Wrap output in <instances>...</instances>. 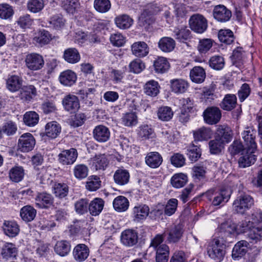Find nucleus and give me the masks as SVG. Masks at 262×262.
Listing matches in <instances>:
<instances>
[{
  "mask_svg": "<svg viewBox=\"0 0 262 262\" xmlns=\"http://www.w3.org/2000/svg\"><path fill=\"white\" fill-rule=\"evenodd\" d=\"M231 194V191L229 188H222L219 191H215L211 189L207 191L205 195L210 201L212 200V204L213 206L223 205L229 200Z\"/></svg>",
  "mask_w": 262,
  "mask_h": 262,
  "instance_id": "1",
  "label": "nucleus"
},
{
  "mask_svg": "<svg viewBox=\"0 0 262 262\" xmlns=\"http://www.w3.org/2000/svg\"><path fill=\"white\" fill-rule=\"evenodd\" d=\"M225 245L222 241L219 238H214L207 248V253L210 258L220 262L225 254Z\"/></svg>",
  "mask_w": 262,
  "mask_h": 262,
  "instance_id": "2",
  "label": "nucleus"
},
{
  "mask_svg": "<svg viewBox=\"0 0 262 262\" xmlns=\"http://www.w3.org/2000/svg\"><path fill=\"white\" fill-rule=\"evenodd\" d=\"M254 204L253 198L247 194H243L236 198L233 203V210L237 213L244 214Z\"/></svg>",
  "mask_w": 262,
  "mask_h": 262,
  "instance_id": "3",
  "label": "nucleus"
},
{
  "mask_svg": "<svg viewBox=\"0 0 262 262\" xmlns=\"http://www.w3.org/2000/svg\"><path fill=\"white\" fill-rule=\"evenodd\" d=\"M256 130L251 127H247L242 133L245 148L248 152H254L256 150Z\"/></svg>",
  "mask_w": 262,
  "mask_h": 262,
  "instance_id": "4",
  "label": "nucleus"
},
{
  "mask_svg": "<svg viewBox=\"0 0 262 262\" xmlns=\"http://www.w3.org/2000/svg\"><path fill=\"white\" fill-rule=\"evenodd\" d=\"M189 21L191 29L196 33H202L207 28V20L201 14H193L190 17Z\"/></svg>",
  "mask_w": 262,
  "mask_h": 262,
  "instance_id": "5",
  "label": "nucleus"
},
{
  "mask_svg": "<svg viewBox=\"0 0 262 262\" xmlns=\"http://www.w3.org/2000/svg\"><path fill=\"white\" fill-rule=\"evenodd\" d=\"M25 62L27 67L32 71L39 70L45 65V61L42 56L35 53L28 54L26 56Z\"/></svg>",
  "mask_w": 262,
  "mask_h": 262,
  "instance_id": "6",
  "label": "nucleus"
},
{
  "mask_svg": "<svg viewBox=\"0 0 262 262\" xmlns=\"http://www.w3.org/2000/svg\"><path fill=\"white\" fill-rule=\"evenodd\" d=\"M203 116L205 122L210 125L217 123L221 120L222 113L216 106L208 107L203 112Z\"/></svg>",
  "mask_w": 262,
  "mask_h": 262,
  "instance_id": "7",
  "label": "nucleus"
},
{
  "mask_svg": "<svg viewBox=\"0 0 262 262\" xmlns=\"http://www.w3.org/2000/svg\"><path fill=\"white\" fill-rule=\"evenodd\" d=\"M35 145V140L30 133L23 134L18 141V149L21 152H29L32 150Z\"/></svg>",
  "mask_w": 262,
  "mask_h": 262,
  "instance_id": "8",
  "label": "nucleus"
},
{
  "mask_svg": "<svg viewBox=\"0 0 262 262\" xmlns=\"http://www.w3.org/2000/svg\"><path fill=\"white\" fill-rule=\"evenodd\" d=\"M213 14L218 21L225 23L230 20L232 16L231 11L224 5H219L214 7Z\"/></svg>",
  "mask_w": 262,
  "mask_h": 262,
  "instance_id": "9",
  "label": "nucleus"
},
{
  "mask_svg": "<svg viewBox=\"0 0 262 262\" xmlns=\"http://www.w3.org/2000/svg\"><path fill=\"white\" fill-rule=\"evenodd\" d=\"M138 241V234L133 229H127L123 231L121 235V242L125 246L132 247Z\"/></svg>",
  "mask_w": 262,
  "mask_h": 262,
  "instance_id": "10",
  "label": "nucleus"
},
{
  "mask_svg": "<svg viewBox=\"0 0 262 262\" xmlns=\"http://www.w3.org/2000/svg\"><path fill=\"white\" fill-rule=\"evenodd\" d=\"M78 152L75 148L64 150L59 155V162L63 165L73 164L76 160Z\"/></svg>",
  "mask_w": 262,
  "mask_h": 262,
  "instance_id": "11",
  "label": "nucleus"
},
{
  "mask_svg": "<svg viewBox=\"0 0 262 262\" xmlns=\"http://www.w3.org/2000/svg\"><path fill=\"white\" fill-rule=\"evenodd\" d=\"M64 109L71 113H75L79 108V100L77 96L69 94L66 96L62 101Z\"/></svg>",
  "mask_w": 262,
  "mask_h": 262,
  "instance_id": "12",
  "label": "nucleus"
},
{
  "mask_svg": "<svg viewBox=\"0 0 262 262\" xmlns=\"http://www.w3.org/2000/svg\"><path fill=\"white\" fill-rule=\"evenodd\" d=\"M93 137L95 140L100 143L107 141L110 138V132L105 126L99 125L96 126L93 132Z\"/></svg>",
  "mask_w": 262,
  "mask_h": 262,
  "instance_id": "13",
  "label": "nucleus"
},
{
  "mask_svg": "<svg viewBox=\"0 0 262 262\" xmlns=\"http://www.w3.org/2000/svg\"><path fill=\"white\" fill-rule=\"evenodd\" d=\"M51 169L47 167H42L38 173L37 179L39 181V183L45 186L52 185L54 183L53 182L54 176L51 173Z\"/></svg>",
  "mask_w": 262,
  "mask_h": 262,
  "instance_id": "14",
  "label": "nucleus"
},
{
  "mask_svg": "<svg viewBox=\"0 0 262 262\" xmlns=\"http://www.w3.org/2000/svg\"><path fill=\"white\" fill-rule=\"evenodd\" d=\"M249 246V243L245 240H242L237 242L232 249V258L234 260H238L243 257L247 252Z\"/></svg>",
  "mask_w": 262,
  "mask_h": 262,
  "instance_id": "15",
  "label": "nucleus"
},
{
  "mask_svg": "<svg viewBox=\"0 0 262 262\" xmlns=\"http://www.w3.org/2000/svg\"><path fill=\"white\" fill-rule=\"evenodd\" d=\"M53 203V198L46 192L39 193L35 198V204L39 208L47 209Z\"/></svg>",
  "mask_w": 262,
  "mask_h": 262,
  "instance_id": "16",
  "label": "nucleus"
},
{
  "mask_svg": "<svg viewBox=\"0 0 262 262\" xmlns=\"http://www.w3.org/2000/svg\"><path fill=\"white\" fill-rule=\"evenodd\" d=\"M217 230L221 236L229 237L236 233V225L231 221H226L222 223Z\"/></svg>",
  "mask_w": 262,
  "mask_h": 262,
  "instance_id": "17",
  "label": "nucleus"
},
{
  "mask_svg": "<svg viewBox=\"0 0 262 262\" xmlns=\"http://www.w3.org/2000/svg\"><path fill=\"white\" fill-rule=\"evenodd\" d=\"M90 250L85 244H80L75 246L73 254L74 259L79 262L85 260L89 255Z\"/></svg>",
  "mask_w": 262,
  "mask_h": 262,
  "instance_id": "18",
  "label": "nucleus"
},
{
  "mask_svg": "<svg viewBox=\"0 0 262 262\" xmlns=\"http://www.w3.org/2000/svg\"><path fill=\"white\" fill-rule=\"evenodd\" d=\"M215 137L223 143L229 142L232 138V131L227 125H220L216 132Z\"/></svg>",
  "mask_w": 262,
  "mask_h": 262,
  "instance_id": "19",
  "label": "nucleus"
},
{
  "mask_svg": "<svg viewBox=\"0 0 262 262\" xmlns=\"http://www.w3.org/2000/svg\"><path fill=\"white\" fill-rule=\"evenodd\" d=\"M237 105V97L235 95L228 94L225 95L220 103V107L224 111H231L235 108Z\"/></svg>",
  "mask_w": 262,
  "mask_h": 262,
  "instance_id": "20",
  "label": "nucleus"
},
{
  "mask_svg": "<svg viewBox=\"0 0 262 262\" xmlns=\"http://www.w3.org/2000/svg\"><path fill=\"white\" fill-rule=\"evenodd\" d=\"M59 79L60 82L62 85L67 86H71L76 82L77 75L74 72L70 70H68L60 73Z\"/></svg>",
  "mask_w": 262,
  "mask_h": 262,
  "instance_id": "21",
  "label": "nucleus"
},
{
  "mask_svg": "<svg viewBox=\"0 0 262 262\" xmlns=\"http://www.w3.org/2000/svg\"><path fill=\"white\" fill-rule=\"evenodd\" d=\"M134 220L140 222L146 219L149 214V208L146 205H139L134 207L133 210Z\"/></svg>",
  "mask_w": 262,
  "mask_h": 262,
  "instance_id": "22",
  "label": "nucleus"
},
{
  "mask_svg": "<svg viewBox=\"0 0 262 262\" xmlns=\"http://www.w3.org/2000/svg\"><path fill=\"white\" fill-rule=\"evenodd\" d=\"M52 39V35L49 31L42 29L35 33L33 40L41 47L49 44Z\"/></svg>",
  "mask_w": 262,
  "mask_h": 262,
  "instance_id": "23",
  "label": "nucleus"
},
{
  "mask_svg": "<svg viewBox=\"0 0 262 262\" xmlns=\"http://www.w3.org/2000/svg\"><path fill=\"white\" fill-rule=\"evenodd\" d=\"M163 162L162 156L158 152H148L145 157L146 164L151 168L159 167Z\"/></svg>",
  "mask_w": 262,
  "mask_h": 262,
  "instance_id": "24",
  "label": "nucleus"
},
{
  "mask_svg": "<svg viewBox=\"0 0 262 262\" xmlns=\"http://www.w3.org/2000/svg\"><path fill=\"white\" fill-rule=\"evenodd\" d=\"M92 167L96 170H104L109 163V160L105 154L96 155L92 159Z\"/></svg>",
  "mask_w": 262,
  "mask_h": 262,
  "instance_id": "25",
  "label": "nucleus"
},
{
  "mask_svg": "<svg viewBox=\"0 0 262 262\" xmlns=\"http://www.w3.org/2000/svg\"><path fill=\"white\" fill-rule=\"evenodd\" d=\"M115 23L118 28L124 30L129 28L133 25L134 20L128 15L123 14L115 17Z\"/></svg>",
  "mask_w": 262,
  "mask_h": 262,
  "instance_id": "26",
  "label": "nucleus"
},
{
  "mask_svg": "<svg viewBox=\"0 0 262 262\" xmlns=\"http://www.w3.org/2000/svg\"><path fill=\"white\" fill-rule=\"evenodd\" d=\"M132 51L136 56L142 57L148 54L149 49L147 45L145 42L139 41L132 45Z\"/></svg>",
  "mask_w": 262,
  "mask_h": 262,
  "instance_id": "27",
  "label": "nucleus"
},
{
  "mask_svg": "<svg viewBox=\"0 0 262 262\" xmlns=\"http://www.w3.org/2000/svg\"><path fill=\"white\" fill-rule=\"evenodd\" d=\"M61 132V126L56 121L48 122L45 126V134L51 138L55 139L59 135Z\"/></svg>",
  "mask_w": 262,
  "mask_h": 262,
  "instance_id": "28",
  "label": "nucleus"
},
{
  "mask_svg": "<svg viewBox=\"0 0 262 262\" xmlns=\"http://www.w3.org/2000/svg\"><path fill=\"white\" fill-rule=\"evenodd\" d=\"M190 77L192 81L201 83L204 81L206 78L205 71L201 67H194L190 70Z\"/></svg>",
  "mask_w": 262,
  "mask_h": 262,
  "instance_id": "29",
  "label": "nucleus"
},
{
  "mask_svg": "<svg viewBox=\"0 0 262 262\" xmlns=\"http://www.w3.org/2000/svg\"><path fill=\"white\" fill-rule=\"evenodd\" d=\"M53 193L59 199L65 198L69 192V187L64 183L54 182L52 185Z\"/></svg>",
  "mask_w": 262,
  "mask_h": 262,
  "instance_id": "30",
  "label": "nucleus"
},
{
  "mask_svg": "<svg viewBox=\"0 0 262 262\" xmlns=\"http://www.w3.org/2000/svg\"><path fill=\"white\" fill-rule=\"evenodd\" d=\"M247 238L252 244H256L262 240V225L253 226L247 234Z\"/></svg>",
  "mask_w": 262,
  "mask_h": 262,
  "instance_id": "31",
  "label": "nucleus"
},
{
  "mask_svg": "<svg viewBox=\"0 0 262 262\" xmlns=\"http://www.w3.org/2000/svg\"><path fill=\"white\" fill-rule=\"evenodd\" d=\"M130 175L128 171L124 169H117L114 174L115 182L119 185H124L129 182Z\"/></svg>",
  "mask_w": 262,
  "mask_h": 262,
  "instance_id": "32",
  "label": "nucleus"
},
{
  "mask_svg": "<svg viewBox=\"0 0 262 262\" xmlns=\"http://www.w3.org/2000/svg\"><path fill=\"white\" fill-rule=\"evenodd\" d=\"M183 233V228L181 225L174 226L168 231L167 241L169 243H177L181 239Z\"/></svg>",
  "mask_w": 262,
  "mask_h": 262,
  "instance_id": "33",
  "label": "nucleus"
},
{
  "mask_svg": "<svg viewBox=\"0 0 262 262\" xmlns=\"http://www.w3.org/2000/svg\"><path fill=\"white\" fill-rule=\"evenodd\" d=\"M171 89L175 93H183L188 88V82L182 79H175L170 80Z\"/></svg>",
  "mask_w": 262,
  "mask_h": 262,
  "instance_id": "34",
  "label": "nucleus"
},
{
  "mask_svg": "<svg viewBox=\"0 0 262 262\" xmlns=\"http://www.w3.org/2000/svg\"><path fill=\"white\" fill-rule=\"evenodd\" d=\"M36 215V209L30 205L24 206L20 210V215L22 220L26 222L33 221Z\"/></svg>",
  "mask_w": 262,
  "mask_h": 262,
  "instance_id": "35",
  "label": "nucleus"
},
{
  "mask_svg": "<svg viewBox=\"0 0 262 262\" xmlns=\"http://www.w3.org/2000/svg\"><path fill=\"white\" fill-rule=\"evenodd\" d=\"M63 58L68 63L74 64L79 61L80 55L76 49L71 48L64 51Z\"/></svg>",
  "mask_w": 262,
  "mask_h": 262,
  "instance_id": "36",
  "label": "nucleus"
},
{
  "mask_svg": "<svg viewBox=\"0 0 262 262\" xmlns=\"http://www.w3.org/2000/svg\"><path fill=\"white\" fill-rule=\"evenodd\" d=\"M104 202L102 199L95 198L91 202L89 206V210L91 214L93 216L99 215L103 210Z\"/></svg>",
  "mask_w": 262,
  "mask_h": 262,
  "instance_id": "37",
  "label": "nucleus"
},
{
  "mask_svg": "<svg viewBox=\"0 0 262 262\" xmlns=\"http://www.w3.org/2000/svg\"><path fill=\"white\" fill-rule=\"evenodd\" d=\"M154 67L156 73H164L169 69L170 64L165 57H158L154 62Z\"/></svg>",
  "mask_w": 262,
  "mask_h": 262,
  "instance_id": "38",
  "label": "nucleus"
},
{
  "mask_svg": "<svg viewBox=\"0 0 262 262\" xmlns=\"http://www.w3.org/2000/svg\"><path fill=\"white\" fill-rule=\"evenodd\" d=\"M174 40L168 37H164L160 39L158 42V47L159 49L164 52H170L172 51L175 47Z\"/></svg>",
  "mask_w": 262,
  "mask_h": 262,
  "instance_id": "39",
  "label": "nucleus"
},
{
  "mask_svg": "<svg viewBox=\"0 0 262 262\" xmlns=\"http://www.w3.org/2000/svg\"><path fill=\"white\" fill-rule=\"evenodd\" d=\"M3 228L5 234L9 237L15 236L19 231V226L15 222L5 221Z\"/></svg>",
  "mask_w": 262,
  "mask_h": 262,
  "instance_id": "40",
  "label": "nucleus"
},
{
  "mask_svg": "<svg viewBox=\"0 0 262 262\" xmlns=\"http://www.w3.org/2000/svg\"><path fill=\"white\" fill-rule=\"evenodd\" d=\"M160 85L158 82L154 80L147 81L144 86V93L151 97L156 96L159 93Z\"/></svg>",
  "mask_w": 262,
  "mask_h": 262,
  "instance_id": "41",
  "label": "nucleus"
},
{
  "mask_svg": "<svg viewBox=\"0 0 262 262\" xmlns=\"http://www.w3.org/2000/svg\"><path fill=\"white\" fill-rule=\"evenodd\" d=\"M213 135L212 130L208 127H202L193 132L195 140L204 141L211 138Z\"/></svg>",
  "mask_w": 262,
  "mask_h": 262,
  "instance_id": "42",
  "label": "nucleus"
},
{
  "mask_svg": "<svg viewBox=\"0 0 262 262\" xmlns=\"http://www.w3.org/2000/svg\"><path fill=\"white\" fill-rule=\"evenodd\" d=\"M188 177L186 174L183 173L174 174L171 178V185L176 188H182L187 183Z\"/></svg>",
  "mask_w": 262,
  "mask_h": 262,
  "instance_id": "43",
  "label": "nucleus"
},
{
  "mask_svg": "<svg viewBox=\"0 0 262 262\" xmlns=\"http://www.w3.org/2000/svg\"><path fill=\"white\" fill-rule=\"evenodd\" d=\"M113 206L115 210L118 212H123L128 208L129 202L125 196H118L114 199Z\"/></svg>",
  "mask_w": 262,
  "mask_h": 262,
  "instance_id": "44",
  "label": "nucleus"
},
{
  "mask_svg": "<svg viewBox=\"0 0 262 262\" xmlns=\"http://www.w3.org/2000/svg\"><path fill=\"white\" fill-rule=\"evenodd\" d=\"M254 152H248L246 151L242 154V156L238 159L239 166L242 168H245L250 166L256 161L255 156L253 154Z\"/></svg>",
  "mask_w": 262,
  "mask_h": 262,
  "instance_id": "45",
  "label": "nucleus"
},
{
  "mask_svg": "<svg viewBox=\"0 0 262 262\" xmlns=\"http://www.w3.org/2000/svg\"><path fill=\"white\" fill-rule=\"evenodd\" d=\"M21 85V79L16 75L10 76L7 80V88L11 92L17 91Z\"/></svg>",
  "mask_w": 262,
  "mask_h": 262,
  "instance_id": "46",
  "label": "nucleus"
},
{
  "mask_svg": "<svg viewBox=\"0 0 262 262\" xmlns=\"http://www.w3.org/2000/svg\"><path fill=\"white\" fill-rule=\"evenodd\" d=\"M71 245L66 241H58L54 247L55 252L59 255L64 256L67 255L70 251Z\"/></svg>",
  "mask_w": 262,
  "mask_h": 262,
  "instance_id": "47",
  "label": "nucleus"
},
{
  "mask_svg": "<svg viewBox=\"0 0 262 262\" xmlns=\"http://www.w3.org/2000/svg\"><path fill=\"white\" fill-rule=\"evenodd\" d=\"M218 38L220 41L227 45L232 43L234 40L233 32L230 29H221L219 31Z\"/></svg>",
  "mask_w": 262,
  "mask_h": 262,
  "instance_id": "48",
  "label": "nucleus"
},
{
  "mask_svg": "<svg viewBox=\"0 0 262 262\" xmlns=\"http://www.w3.org/2000/svg\"><path fill=\"white\" fill-rule=\"evenodd\" d=\"M4 258L14 257L17 254V249L12 243H6L3 247L1 252Z\"/></svg>",
  "mask_w": 262,
  "mask_h": 262,
  "instance_id": "49",
  "label": "nucleus"
},
{
  "mask_svg": "<svg viewBox=\"0 0 262 262\" xmlns=\"http://www.w3.org/2000/svg\"><path fill=\"white\" fill-rule=\"evenodd\" d=\"M23 120L27 126H34L38 122L39 115L34 111L27 112L24 114Z\"/></svg>",
  "mask_w": 262,
  "mask_h": 262,
  "instance_id": "50",
  "label": "nucleus"
},
{
  "mask_svg": "<svg viewBox=\"0 0 262 262\" xmlns=\"http://www.w3.org/2000/svg\"><path fill=\"white\" fill-rule=\"evenodd\" d=\"M24 176V170L21 166H15L9 171L10 179L13 182H19Z\"/></svg>",
  "mask_w": 262,
  "mask_h": 262,
  "instance_id": "51",
  "label": "nucleus"
},
{
  "mask_svg": "<svg viewBox=\"0 0 262 262\" xmlns=\"http://www.w3.org/2000/svg\"><path fill=\"white\" fill-rule=\"evenodd\" d=\"M94 7L99 13H106L111 9V3L110 0H95Z\"/></svg>",
  "mask_w": 262,
  "mask_h": 262,
  "instance_id": "52",
  "label": "nucleus"
},
{
  "mask_svg": "<svg viewBox=\"0 0 262 262\" xmlns=\"http://www.w3.org/2000/svg\"><path fill=\"white\" fill-rule=\"evenodd\" d=\"M27 6L29 11L36 13L42 10L45 4L43 0H29Z\"/></svg>",
  "mask_w": 262,
  "mask_h": 262,
  "instance_id": "53",
  "label": "nucleus"
},
{
  "mask_svg": "<svg viewBox=\"0 0 262 262\" xmlns=\"http://www.w3.org/2000/svg\"><path fill=\"white\" fill-rule=\"evenodd\" d=\"M138 136L143 139H149L155 137L154 129L148 125H143L139 127Z\"/></svg>",
  "mask_w": 262,
  "mask_h": 262,
  "instance_id": "54",
  "label": "nucleus"
},
{
  "mask_svg": "<svg viewBox=\"0 0 262 262\" xmlns=\"http://www.w3.org/2000/svg\"><path fill=\"white\" fill-rule=\"evenodd\" d=\"M187 155L192 162L196 161L201 156V151L199 147L194 144L191 145L187 147Z\"/></svg>",
  "mask_w": 262,
  "mask_h": 262,
  "instance_id": "55",
  "label": "nucleus"
},
{
  "mask_svg": "<svg viewBox=\"0 0 262 262\" xmlns=\"http://www.w3.org/2000/svg\"><path fill=\"white\" fill-rule=\"evenodd\" d=\"M185 102H186V103L184 104L183 109L180 115V120L182 122H187L189 120L186 109L188 110V112H190L193 108V103L189 98L186 99Z\"/></svg>",
  "mask_w": 262,
  "mask_h": 262,
  "instance_id": "56",
  "label": "nucleus"
},
{
  "mask_svg": "<svg viewBox=\"0 0 262 262\" xmlns=\"http://www.w3.org/2000/svg\"><path fill=\"white\" fill-rule=\"evenodd\" d=\"M210 67L216 70L222 69L225 66L224 58L220 55H215L210 58L209 60Z\"/></svg>",
  "mask_w": 262,
  "mask_h": 262,
  "instance_id": "57",
  "label": "nucleus"
},
{
  "mask_svg": "<svg viewBox=\"0 0 262 262\" xmlns=\"http://www.w3.org/2000/svg\"><path fill=\"white\" fill-rule=\"evenodd\" d=\"M79 5L78 0H62L61 3L62 8L70 13H73Z\"/></svg>",
  "mask_w": 262,
  "mask_h": 262,
  "instance_id": "58",
  "label": "nucleus"
},
{
  "mask_svg": "<svg viewBox=\"0 0 262 262\" xmlns=\"http://www.w3.org/2000/svg\"><path fill=\"white\" fill-rule=\"evenodd\" d=\"M51 27L56 30H59L63 27L65 20L60 14H56L52 16L49 21Z\"/></svg>",
  "mask_w": 262,
  "mask_h": 262,
  "instance_id": "59",
  "label": "nucleus"
},
{
  "mask_svg": "<svg viewBox=\"0 0 262 262\" xmlns=\"http://www.w3.org/2000/svg\"><path fill=\"white\" fill-rule=\"evenodd\" d=\"M158 116L159 119L164 121L170 120L173 116V112L171 108L168 106L160 107L158 112Z\"/></svg>",
  "mask_w": 262,
  "mask_h": 262,
  "instance_id": "60",
  "label": "nucleus"
},
{
  "mask_svg": "<svg viewBox=\"0 0 262 262\" xmlns=\"http://www.w3.org/2000/svg\"><path fill=\"white\" fill-rule=\"evenodd\" d=\"M173 33L176 39L180 41H183L190 38V31L186 27H181V28H176Z\"/></svg>",
  "mask_w": 262,
  "mask_h": 262,
  "instance_id": "61",
  "label": "nucleus"
},
{
  "mask_svg": "<svg viewBox=\"0 0 262 262\" xmlns=\"http://www.w3.org/2000/svg\"><path fill=\"white\" fill-rule=\"evenodd\" d=\"M224 143L223 141L220 140L215 137L214 140H212L209 142V147L210 151L212 154H217L221 152L224 147Z\"/></svg>",
  "mask_w": 262,
  "mask_h": 262,
  "instance_id": "62",
  "label": "nucleus"
},
{
  "mask_svg": "<svg viewBox=\"0 0 262 262\" xmlns=\"http://www.w3.org/2000/svg\"><path fill=\"white\" fill-rule=\"evenodd\" d=\"M228 150L232 155H235L240 152H242V154H244V153L246 151L244 144L243 145L242 142L238 140L234 141L232 144L230 145Z\"/></svg>",
  "mask_w": 262,
  "mask_h": 262,
  "instance_id": "63",
  "label": "nucleus"
},
{
  "mask_svg": "<svg viewBox=\"0 0 262 262\" xmlns=\"http://www.w3.org/2000/svg\"><path fill=\"white\" fill-rule=\"evenodd\" d=\"M14 14V10L11 6L7 4H0V18L7 19L11 18Z\"/></svg>",
  "mask_w": 262,
  "mask_h": 262,
  "instance_id": "64",
  "label": "nucleus"
}]
</instances>
